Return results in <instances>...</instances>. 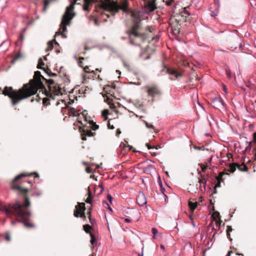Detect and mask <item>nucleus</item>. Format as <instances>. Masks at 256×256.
Instances as JSON below:
<instances>
[{
	"mask_svg": "<svg viewBox=\"0 0 256 256\" xmlns=\"http://www.w3.org/2000/svg\"><path fill=\"white\" fill-rule=\"evenodd\" d=\"M42 79L46 82L48 88L50 86L56 84H54L53 80L44 78L40 71H36L34 72L33 78L28 84H24L18 91L14 90L12 87L6 86L2 93L11 98L12 105L14 106L20 100L35 94L38 90L44 88Z\"/></svg>",
	"mask_w": 256,
	"mask_h": 256,
	"instance_id": "obj_1",
	"label": "nucleus"
},
{
	"mask_svg": "<svg viewBox=\"0 0 256 256\" xmlns=\"http://www.w3.org/2000/svg\"><path fill=\"white\" fill-rule=\"evenodd\" d=\"M30 202L28 198H25V202L24 204H20L16 202L12 205L9 204L8 206L1 204H0V210L5 212L7 215L14 214L16 216L22 218V220H19L18 222H22L26 228H32L34 225L26 221V218L30 216V212L28 211L27 207L29 206Z\"/></svg>",
	"mask_w": 256,
	"mask_h": 256,
	"instance_id": "obj_2",
	"label": "nucleus"
},
{
	"mask_svg": "<svg viewBox=\"0 0 256 256\" xmlns=\"http://www.w3.org/2000/svg\"><path fill=\"white\" fill-rule=\"evenodd\" d=\"M105 4H102L100 8L103 10L110 8L115 12H118L120 10L126 12L128 7V2L127 0H120L118 4L114 0H104Z\"/></svg>",
	"mask_w": 256,
	"mask_h": 256,
	"instance_id": "obj_3",
	"label": "nucleus"
},
{
	"mask_svg": "<svg viewBox=\"0 0 256 256\" xmlns=\"http://www.w3.org/2000/svg\"><path fill=\"white\" fill-rule=\"evenodd\" d=\"M77 0H74V2L71 3L66 8V12L62 16L61 24L62 25V29L63 32H66L67 30L66 26L69 25L70 20L76 14L73 11L74 4Z\"/></svg>",
	"mask_w": 256,
	"mask_h": 256,
	"instance_id": "obj_4",
	"label": "nucleus"
},
{
	"mask_svg": "<svg viewBox=\"0 0 256 256\" xmlns=\"http://www.w3.org/2000/svg\"><path fill=\"white\" fill-rule=\"evenodd\" d=\"M138 28V22H136L130 32V43L132 44L139 46L138 44H136V41L138 39H142V35L140 33L137 32Z\"/></svg>",
	"mask_w": 256,
	"mask_h": 256,
	"instance_id": "obj_5",
	"label": "nucleus"
},
{
	"mask_svg": "<svg viewBox=\"0 0 256 256\" xmlns=\"http://www.w3.org/2000/svg\"><path fill=\"white\" fill-rule=\"evenodd\" d=\"M76 209L74 211V215L75 217L85 218V204L84 202L79 203L76 206Z\"/></svg>",
	"mask_w": 256,
	"mask_h": 256,
	"instance_id": "obj_6",
	"label": "nucleus"
},
{
	"mask_svg": "<svg viewBox=\"0 0 256 256\" xmlns=\"http://www.w3.org/2000/svg\"><path fill=\"white\" fill-rule=\"evenodd\" d=\"M48 89L49 94H48L47 95H49L53 99L54 98V96L62 95V94L60 88L57 84L53 86H50V88H48Z\"/></svg>",
	"mask_w": 256,
	"mask_h": 256,
	"instance_id": "obj_7",
	"label": "nucleus"
},
{
	"mask_svg": "<svg viewBox=\"0 0 256 256\" xmlns=\"http://www.w3.org/2000/svg\"><path fill=\"white\" fill-rule=\"evenodd\" d=\"M144 2V12L149 14L154 10L156 8L155 0L146 1V0H142Z\"/></svg>",
	"mask_w": 256,
	"mask_h": 256,
	"instance_id": "obj_8",
	"label": "nucleus"
},
{
	"mask_svg": "<svg viewBox=\"0 0 256 256\" xmlns=\"http://www.w3.org/2000/svg\"><path fill=\"white\" fill-rule=\"evenodd\" d=\"M211 104L216 108H220L224 106V103L220 97H214L212 98Z\"/></svg>",
	"mask_w": 256,
	"mask_h": 256,
	"instance_id": "obj_9",
	"label": "nucleus"
},
{
	"mask_svg": "<svg viewBox=\"0 0 256 256\" xmlns=\"http://www.w3.org/2000/svg\"><path fill=\"white\" fill-rule=\"evenodd\" d=\"M136 202L140 206H146L147 202L146 198L143 192L140 191L139 192L136 198Z\"/></svg>",
	"mask_w": 256,
	"mask_h": 256,
	"instance_id": "obj_10",
	"label": "nucleus"
},
{
	"mask_svg": "<svg viewBox=\"0 0 256 256\" xmlns=\"http://www.w3.org/2000/svg\"><path fill=\"white\" fill-rule=\"evenodd\" d=\"M148 93L149 96L154 97L157 96H160V91L158 87L154 86L148 88Z\"/></svg>",
	"mask_w": 256,
	"mask_h": 256,
	"instance_id": "obj_11",
	"label": "nucleus"
},
{
	"mask_svg": "<svg viewBox=\"0 0 256 256\" xmlns=\"http://www.w3.org/2000/svg\"><path fill=\"white\" fill-rule=\"evenodd\" d=\"M32 175H34L35 178H39V175L36 172H32L30 174L22 173V174H20L16 176L12 180V182H16L20 180V178H22L23 177L28 176H32Z\"/></svg>",
	"mask_w": 256,
	"mask_h": 256,
	"instance_id": "obj_12",
	"label": "nucleus"
},
{
	"mask_svg": "<svg viewBox=\"0 0 256 256\" xmlns=\"http://www.w3.org/2000/svg\"><path fill=\"white\" fill-rule=\"evenodd\" d=\"M164 68L166 70V72L169 74L174 75L176 78L181 76V74L177 72L175 70H172L170 68H166L165 66Z\"/></svg>",
	"mask_w": 256,
	"mask_h": 256,
	"instance_id": "obj_13",
	"label": "nucleus"
},
{
	"mask_svg": "<svg viewBox=\"0 0 256 256\" xmlns=\"http://www.w3.org/2000/svg\"><path fill=\"white\" fill-rule=\"evenodd\" d=\"M200 175L201 178L199 180L198 183L200 184V188L202 191V188H204V190H206V182L204 179L202 178V174L200 173H198Z\"/></svg>",
	"mask_w": 256,
	"mask_h": 256,
	"instance_id": "obj_14",
	"label": "nucleus"
},
{
	"mask_svg": "<svg viewBox=\"0 0 256 256\" xmlns=\"http://www.w3.org/2000/svg\"><path fill=\"white\" fill-rule=\"evenodd\" d=\"M241 40L239 38H237L235 40L234 42H236L237 44H231V48H234L235 49L237 48H240L242 46V44L240 42Z\"/></svg>",
	"mask_w": 256,
	"mask_h": 256,
	"instance_id": "obj_15",
	"label": "nucleus"
},
{
	"mask_svg": "<svg viewBox=\"0 0 256 256\" xmlns=\"http://www.w3.org/2000/svg\"><path fill=\"white\" fill-rule=\"evenodd\" d=\"M12 188L14 190H19L20 192H23V193H26L28 192V189L26 188H22L19 186H12Z\"/></svg>",
	"mask_w": 256,
	"mask_h": 256,
	"instance_id": "obj_16",
	"label": "nucleus"
},
{
	"mask_svg": "<svg viewBox=\"0 0 256 256\" xmlns=\"http://www.w3.org/2000/svg\"><path fill=\"white\" fill-rule=\"evenodd\" d=\"M238 166H239L238 164H233L229 166L228 170L230 172H235L236 168Z\"/></svg>",
	"mask_w": 256,
	"mask_h": 256,
	"instance_id": "obj_17",
	"label": "nucleus"
},
{
	"mask_svg": "<svg viewBox=\"0 0 256 256\" xmlns=\"http://www.w3.org/2000/svg\"><path fill=\"white\" fill-rule=\"evenodd\" d=\"M188 206H189L190 208L191 209V210H194L196 207L197 202H193L190 200L188 201Z\"/></svg>",
	"mask_w": 256,
	"mask_h": 256,
	"instance_id": "obj_18",
	"label": "nucleus"
},
{
	"mask_svg": "<svg viewBox=\"0 0 256 256\" xmlns=\"http://www.w3.org/2000/svg\"><path fill=\"white\" fill-rule=\"evenodd\" d=\"M89 123L92 124L90 128L93 130H96L98 128V126L97 125L96 123H94L92 120H90Z\"/></svg>",
	"mask_w": 256,
	"mask_h": 256,
	"instance_id": "obj_19",
	"label": "nucleus"
},
{
	"mask_svg": "<svg viewBox=\"0 0 256 256\" xmlns=\"http://www.w3.org/2000/svg\"><path fill=\"white\" fill-rule=\"evenodd\" d=\"M43 70L48 74L49 76H56V74L54 72H52L50 70L46 69L45 68H43Z\"/></svg>",
	"mask_w": 256,
	"mask_h": 256,
	"instance_id": "obj_20",
	"label": "nucleus"
},
{
	"mask_svg": "<svg viewBox=\"0 0 256 256\" xmlns=\"http://www.w3.org/2000/svg\"><path fill=\"white\" fill-rule=\"evenodd\" d=\"M92 192L90 191H88V197L86 200V202L88 204H92Z\"/></svg>",
	"mask_w": 256,
	"mask_h": 256,
	"instance_id": "obj_21",
	"label": "nucleus"
},
{
	"mask_svg": "<svg viewBox=\"0 0 256 256\" xmlns=\"http://www.w3.org/2000/svg\"><path fill=\"white\" fill-rule=\"evenodd\" d=\"M83 133L85 134V136H92L94 134V133L92 132L91 131L89 130H84Z\"/></svg>",
	"mask_w": 256,
	"mask_h": 256,
	"instance_id": "obj_22",
	"label": "nucleus"
},
{
	"mask_svg": "<svg viewBox=\"0 0 256 256\" xmlns=\"http://www.w3.org/2000/svg\"><path fill=\"white\" fill-rule=\"evenodd\" d=\"M90 236L91 237L90 244L93 246L92 247V248L93 249V248H94V243L96 242V238L94 236V234L90 233Z\"/></svg>",
	"mask_w": 256,
	"mask_h": 256,
	"instance_id": "obj_23",
	"label": "nucleus"
},
{
	"mask_svg": "<svg viewBox=\"0 0 256 256\" xmlns=\"http://www.w3.org/2000/svg\"><path fill=\"white\" fill-rule=\"evenodd\" d=\"M53 41H50L48 43V46L46 50V51H49L52 49L53 48Z\"/></svg>",
	"mask_w": 256,
	"mask_h": 256,
	"instance_id": "obj_24",
	"label": "nucleus"
},
{
	"mask_svg": "<svg viewBox=\"0 0 256 256\" xmlns=\"http://www.w3.org/2000/svg\"><path fill=\"white\" fill-rule=\"evenodd\" d=\"M139 12H132V16L136 18V20H140V17H139Z\"/></svg>",
	"mask_w": 256,
	"mask_h": 256,
	"instance_id": "obj_25",
	"label": "nucleus"
},
{
	"mask_svg": "<svg viewBox=\"0 0 256 256\" xmlns=\"http://www.w3.org/2000/svg\"><path fill=\"white\" fill-rule=\"evenodd\" d=\"M91 228V226L88 224H85L84 226V230L86 233H90V230Z\"/></svg>",
	"mask_w": 256,
	"mask_h": 256,
	"instance_id": "obj_26",
	"label": "nucleus"
},
{
	"mask_svg": "<svg viewBox=\"0 0 256 256\" xmlns=\"http://www.w3.org/2000/svg\"><path fill=\"white\" fill-rule=\"evenodd\" d=\"M44 62H43L42 59V58H40L38 60V68L43 70L44 68H42L41 66H44Z\"/></svg>",
	"mask_w": 256,
	"mask_h": 256,
	"instance_id": "obj_27",
	"label": "nucleus"
},
{
	"mask_svg": "<svg viewBox=\"0 0 256 256\" xmlns=\"http://www.w3.org/2000/svg\"><path fill=\"white\" fill-rule=\"evenodd\" d=\"M134 217L136 221H138L140 218V213L138 211H136L134 212Z\"/></svg>",
	"mask_w": 256,
	"mask_h": 256,
	"instance_id": "obj_28",
	"label": "nucleus"
},
{
	"mask_svg": "<svg viewBox=\"0 0 256 256\" xmlns=\"http://www.w3.org/2000/svg\"><path fill=\"white\" fill-rule=\"evenodd\" d=\"M89 0H84V2H86V4L84 5L83 8L84 10L85 11L88 10V6L87 4Z\"/></svg>",
	"mask_w": 256,
	"mask_h": 256,
	"instance_id": "obj_29",
	"label": "nucleus"
},
{
	"mask_svg": "<svg viewBox=\"0 0 256 256\" xmlns=\"http://www.w3.org/2000/svg\"><path fill=\"white\" fill-rule=\"evenodd\" d=\"M152 234H154L153 238L154 239H155L156 238V236L158 233V230L156 228H152Z\"/></svg>",
	"mask_w": 256,
	"mask_h": 256,
	"instance_id": "obj_30",
	"label": "nucleus"
},
{
	"mask_svg": "<svg viewBox=\"0 0 256 256\" xmlns=\"http://www.w3.org/2000/svg\"><path fill=\"white\" fill-rule=\"evenodd\" d=\"M193 148L196 150H204V146H194Z\"/></svg>",
	"mask_w": 256,
	"mask_h": 256,
	"instance_id": "obj_31",
	"label": "nucleus"
},
{
	"mask_svg": "<svg viewBox=\"0 0 256 256\" xmlns=\"http://www.w3.org/2000/svg\"><path fill=\"white\" fill-rule=\"evenodd\" d=\"M188 8V6L184 8V10H183V12H184V14H186L188 16H190V13L187 10Z\"/></svg>",
	"mask_w": 256,
	"mask_h": 256,
	"instance_id": "obj_32",
	"label": "nucleus"
},
{
	"mask_svg": "<svg viewBox=\"0 0 256 256\" xmlns=\"http://www.w3.org/2000/svg\"><path fill=\"white\" fill-rule=\"evenodd\" d=\"M232 226H227V229H226V233H227V235H230V234L229 232H232Z\"/></svg>",
	"mask_w": 256,
	"mask_h": 256,
	"instance_id": "obj_33",
	"label": "nucleus"
},
{
	"mask_svg": "<svg viewBox=\"0 0 256 256\" xmlns=\"http://www.w3.org/2000/svg\"><path fill=\"white\" fill-rule=\"evenodd\" d=\"M22 55L21 54L18 53L14 57V60H16L18 59L19 58H22Z\"/></svg>",
	"mask_w": 256,
	"mask_h": 256,
	"instance_id": "obj_34",
	"label": "nucleus"
},
{
	"mask_svg": "<svg viewBox=\"0 0 256 256\" xmlns=\"http://www.w3.org/2000/svg\"><path fill=\"white\" fill-rule=\"evenodd\" d=\"M60 34H61L62 36L64 38H66V36L65 34L61 32H57L55 34V36H56L58 35H60Z\"/></svg>",
	"mask_w": 256,
	"mask_h": 256,
	"instance_id": "obj_35",
	"label": "nucleus"
},
{
	"mask_svg": "<svg viewBox=\"0 0 256 256\" xmlns=\"http://www.w3.org/2000/svg\"><path fill=\"white\" fill-rule=\"evenodd\" d=\"M107 198H108V200H109V202L112 204L113 198L110 194H108L107 196Z\"/></svg>",
	"mask_w": 256,
	"mask_h": 256,
	"instance_id": "obj_36",
	"label": "nucleus"
},
{
	"mask_svg": "<svg viewBox=\"0 0 256 256\" xmlns=\"http://www.w3.org/2000/svg\"><path fill=\"white\" fill-rule=\"evenodd\" d=\"M146 124L148 128L154 129V126L153 125L149 124L147 122H146Z\"/></svg>",
	"mask_w": 256,
	"mask_h": 256,
	"instance_id": "obj_37",
	"label": "nucleus"
},
{
	"mask_svg": "<svg viewBox=\"0 0 256 256\" xmlns=\"http://www.w3.org/2000/svg\"><path fill=\"white\" fill-rule=\"evenodd\" d=\"M201 168L202 172H205L208 166H204L203 164H201L200 166Z\"/></svg>",
	"mask_w": 256,
	"mask_h": 256,
	"instance_id": "obj_38",
	"label": "nucleus"
},
{
	"mask_svg": "<svg viewBox=\"0 0 256 256\" xmlns=\"http://www.w3.org/2000/svg\"><path fill=\"white\" fill-rule=\"evenodd\" d=\"M146 168L150 170L154 169V166L151 164L148 166Z\"/></svg>",
	"mask_w": 256,
	"mask_h": 256,
	"instance_id": "obj_39",
	"label": "nucleus"
},
{
	"mask_svg": "<svg viewBox=\"0 0 256 256\" xmlns=\"http://www.w3.org/2000/svg\"><path fill=\"white\" fill-rule=\"evenodd\" d=\"M108 113V110H104L102 112V114L104 116L106 115Z\"/></svg>",
	"mask_w": 256,
	"mask_h": 256,
	"instance_id": "obj_40",
	"label": "nucleus"
},
{
	"mask_svg": "<svg viewBox=\"0 0 256 256\" xmlns=\"http://www.w3.org/2000/svg\"><path fill=\"white\" fill-rule=\"evenodd\" d=\"M6 239L8 242L10 241V237L9 234H6Z\"/></svg>",
	"mask_w": 256,
	"mask_h": 256,
	"instance_id": "obj_41",
	"label": "nucleus"
},
{
	"mask_svg": "<svg viewBox=\"0 0 256 256\" xmlns=\"http://www.w3.org/2000/svg\"><path fill=\"white\" fill-rule=\"evenodd\" d=\"M86 171L88 173H91L92 172V170H90V168H89V167H86Z\"/></svg>",
	"mask_w": 256,
	"mask_h": 256,
	"instance_id": "obj_42",
	"label": "nucleus"
},
{
	"mask_svg": "<svg viewBox=\"0 0 256 256\" xmlns=\"http://www.w3.org/2000/svg\"><path fill=\"white\" fill-rule=\"evenodd\" d=\"M124 65L128 69H129L130 68V66L128 65V64L126 62H124Z\"/></svg>",
	"mask_w": 256,
	"mask_h": 256,
	"instance_id": "obj_43",
	"label": "nucleus"
},
{
	"mask_svg": "<svg viewBox=\"0 0 256 256\" xmlns=\"http://www.w3.org/2000/svg\"><path fill=\"white\" fill-rule=\"evenodd\" d=\"M146 146L148 148V149L150 150L152 148H154V146H151L148 144H146Z\"/></svg>",
	"mask_w": 256,
	"mask_h": 256,
	"instance_id": "obj_44",
	"label": "nucleus"
},
{
	"mask_svg": "<svg viewBox=\"0 0 256 256\" xmlns=\"http://www.w3.org/2000/svg\"><path fill=\"white\" fill-rule=\"evenodd\" d=\"M108 126L110 129H114V126H111V125L110 124V122L108 123Z\"/></svg>",
	"mask_w": 256,
	"mask_h": 256,
	"instance_id": "obj_45",
	"label": "nucleus"
},
{
	"mask_svg": "<svg viewBox=\"0 0 256 256\" xmlns=\"http://www.w3.org/2000/svg\"><path fill=\"white\" fill-rule=\"evenodd\" d=\"M124 221L126 222H128V223L131 222V220L130 219H129V218H124Z\"/></svg>",
	"mask_w": 256,
	"mask_h": 256,
	"instance_id": "obj_46",
	"label": "nucleus"
},
{
	"mask_svg": "<svg viewBox=\"0 0 256 256\" xmlns=\"http://www.w3.org/2000/svg\"><path fill=\"white\" fill-rule=\"evenodd\" d=\"M173 30L174 33L175 34H177L179 33L178 30H176V28L174 30Z\"/></svg>",
	"mask_w": 256,
	"mask_h": 256,
	"instance_id": "obj_47",
	"label": "nucleus"
},
{
	"mask_svg": "<svg viewBox=\"0 0 256 256\" xmlns=\"http://www.w3.org/2000/svg\"><path fill=\"white\" fill-rule=\"evenodd\" d=\"M222 88H223V90L224 91L226 92V93H228L227 91H226V86L225 85H223L222 86Z\"/></svg>",
	"mask_w": 256,
	"mask_h": 256,
	"instance_id": "obj_48",
	"label": "nucleus"
},
{
	"mask_svg": "<svg viewBox=\"0 0 256 256\" xmlns=\"http://www.w3.org/2000/svg\"><path fill=\"white\" fill-rule=\"evenodd\" d=\"M86 136H85V134L83 133L82 136V140H86Z\"/></svg>",
	"mask_w": 256,
	"mask_h": 256,
	"instance_id": "obj_49",
	"label": "nucleus"
},
{
	"mask_svg": "<svg viewBox=\"0 0 256 256\" xmlns=\"http://www.w3.org/2000/svg\"><path fill=\"white\" fill-rule=\"evenodd\" d=\"M103 203H104V204H106L108 206V208L110 210L112 211V208H111L108 206V204H107V202H103Z\"/></svg>",
	"mask_w": 256,
	"mask_h": 256,
	"instance_id": "obj_50",
	"label": "nucleus"
},
{
	"mask_svg": "<svg viewBox=\"0 0 256 256\" xmlns=\"http://www.w3.org/2000/svg\"><path fill=\"white\" fill-rule=\"evenodd\" d=\"M44 3L45 6L46 7L48 4V0H44Z\"/></svg>",
	"mask_w": 256,
	"mask_h": 256,
	"instance_id": "obj_51",
	"label": "nucleus"
},
{
	"mask_svg": "<svg viewBox=\"0 0 256 256\" xmlns=\"http://www.w3.org/2000/svg\"><path fill=\"white\" fill-rule=\"evenodd\" d=\"M211 16L213 17H216V14H215L214 12H212Z\"/></svg>",
	"mask_w": 256,
	"mask_h": 256,
	"instance_id": "obj_52",
	"label": "nucleus"
},
{
	"mask_svg": "<svg viewBox=\"0 0 256 256\" xmlns=\"http://www.w3.org/2000/svg\"><path fill=\"white\" fill-rule=\"evenodd\" d=\"M172 1H173V0H172V1H170V2H166V4L167 6H170Z\"/></svg>",
	"mask_w": 256,
	"mask_h": 256,
	"instance_id": "obj_53",
	"label": "nucleus"
},
{
	"mask_svg": "<svg viewBox=\"0 0 256 256\" xmlns=\"http://www.w3.org/2000/svg\"><path fill=\"white\" fill-rule=\"evenodd\" d=\"M232 253V250H230L228 252V254H227V256H230V254Z\"/></svg>",
	"mask_w": 256,
	"mask_h": 256,
	"instance_id": "obj_54",
	"label": "nucleus"
},
{
	"mask_svg": "<svg viewBox=\"0 0 256 256\" xmlns=\"http://www.w3.org/2000/svg\"><path fill=\"white\" fill-rule=\"evenodd\" d=\"M254 140L255 141V142H256V138H254ZM254 160H256V153L254 154Z\"/></svg>",
	"mask_w": 256,
	"mask_h": 256,
	"instance_id": "obj_55",
	"label": "nucleus"
},
{
	"mask_svg": "<svg viewBox=\"0 0 256 256\" xmlns=\"http://www.w3.org/2000/svg\"><path fill=\"white\" fill-rule=\"evenodd\" d=\"M160 248H161L162 249V250H164V245L161 244V245L160 246Z\"/></svg>",
	"mask_w": 256,
	"mask_h": 256,
	"instance_id": "obj_56",
	"label": "nucleus"
},
{
	"mask_svg": "<svg viewBox=\"0 0 256 256\" xmlns=\"http://www.w3.org/2000/svg\"><path fill=\"white\" fill-rule=\"evenodd\" d=\"M94 23L96 25H98V20L96 19L94 20Z\"/></svg>",
	"mask_w": 256,
	"mask_h": 256,
	"instance_id": "obj_57",
	"label": "nucleus"
},
{
	"mask_svg": "<svg viewBox=\"0 0 256 256\" xmlns=\"http://www.w3.org/2000/svg\"><path fill=\"white\" fill-rule=\"evenodd\" d=\"M87 68H88V66H86L84 68V70L85 72H87Z\"/></svg>",
	"mask_w": 256,
	"mask_h": 256,
	"instance_id": "obj_58",
	"label": "nucleus"
},
{
	"mask_svg": "<svg viewBox=\"0 0 256 256\" xmlns=\"http://www.w3.org/2000/svg\"><path fill=\"white\" fill-rule=\"evenodd\" d=\"M87 68H88V66H86L84 68V70L85 72H87Z\"/></svg>",
	"mask_w": 256,
	"mask_h": 256,
	"instance_id": "obj_59",
	"label": "nucleus"
},
{
	"mask_svg": "<svg viewBox=\"0 0 256 256\" xmlns=\"http://www.w3.org/2000/svg\"><path fill=\"white\" fill-rule=\"evenodd\" d=\"M153 39L156 40H157L158 39V38L156 36V38H154Z\"/></svg>",
	"mask_w": 256,
	"mask_h": 256,
	"instance_id": "obj_60",
	"label": "nucleus"
},
{
	"mask_svg": "<svg viewBox=\"0 0 256 256\" xmlns=\"http://www.w3.org/2000/svg\"><path fill=\"white\" fill-rule=\"evenodd\" d=\"M6 42H3L0 45V46H2V45L4 44Z\"/></svg>",
	"mask_w": 256,
	"mask_h": 256,
	"instance_id": "obj_61",
	"label": "nucleus"
},
{
	"mask_svg": "<svg viewBox=\"0 0 256 256\" xmlns=\"http://www.w3.org/2000/svg\"><path fill=\"white\" fill-rule=\"evenodd\" d=\"M154 146V148H156V149H158V148H160V146Z\"/></svg>",
	"mask_w": 256,
	"mask_h": 256,
	"instance_id": "obj_62",
	"label": "nucleus"
},
{
	"mask_svg": "<svg viewBox=\"0 0 256 256\" xmlns=\"http://www.w3.org/2000/svg\"><path fill=\"white\" fill-rule=\"evenodd\" d=\"M254 138H256V132L254 134Z\"/></svg>",
	"mask_w": 256,
	"mask_h": 256,
	"instance_id": "obj_63",
	"label": "nucleus"
},
{
	"mask_svg": "<svg viewBox=\"0 0 256 256\" xmlns=\"http://www.w3.org/2000/svg\"><path fill=\"white\" fill-rule=\"evenodd\" d=\"M198 104L202 108V106L200 105V104L198 100Z\"/></svg>",
	"mask_w": 256,
	"mask_h": 256,
	"instance_id": "obj_64",
	"label": "nucleus"
}]
</instances>
